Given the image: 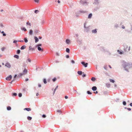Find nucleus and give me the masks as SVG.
Here are the masks:
<instances>
[{
  "label": "nucleus",
  "instance_id": "nucleus-1",
  "mask_svg": "<svg viewBox=\"0 0 132 132\" xmlns=\"http://www.w3.org/2000/svg\"><path fill=\"white\" fill-rule=\"evenodd\" d=\"M123 66L125 70L127 71L128 69L132 67V64L131 63H124L123 64Z\"/></svg>",
  "mask_w": 132,
  "mask_h": 132
},
{
  "label": "nucleus",
  "instance_id": "nucleus-2",
  "mask_svg": "<svg viewBox=\"0 0 132 132\" xmlns=\"http://www.w3.org/2000/svg\"><path fill=\"white\" fill-rule=\"evenodd\" d=\"M82 13V10H81L78 11H76L75 15L77 17L79 16Z\"/></svg>",
  "mask_w": 132,
  "mask_h": 132
},
{
  "label": "nucleus",
  "instance_id": "nucleus-3",
  "mask_svg": "<svg viewBox=\"0 0 132 132\" xmlns=\"http://www.w3.org/2000/svg\"><path fill=\"white\" fill-rule=\"evenodd\" d=\"M42 45L41 44H39L36 46V47H37L38 50L39 51L43 52V49L40 47L42 46Z\"/></svg>",
  "mask_w": 132,
  "mask_h": 132
},
{
  "label": "nucleus",
  "instance_id": "nucleus-4",
  "mask_svg": "<svg viewBox=\"0 0 132 132\" xmlns=\"http://www.w3.org/2000/svg\"><path fill=\"white\" fill-rule=\"evenodd\" d=\"M5 66L9 68H10L11 67V65L8 62H7L5 64Z\"/></svg>",
  "mask_w": 132,
  "mask_h": 132
},
{
  "label": "nucleus",
  "instance_id": "nucleus-5",
  "mask_svg": "<svg viewBox=\"0 0 132 132\" xmlns=\"http://www.w3.org/2000/svg\"><path fill=\"white\" fill-rule=\"evenodd\" d=\"M12 78V76L11 75H10L6 78V79L8 80H10Z\"/></svg>",
  "mask_w": 132,
  "mask_h": 132
},
{
  "label": "nucleus",
  "instance_id": "nucleus-6",
  "mask_svg": "<svg viewBox=\"0 0 132 132\" xmlns=\"http://www.w3.org/2000/svg\"><path fill=\"white\" fill-rule=\"evenodd\" d=\"M76 41L78 43L79 45L81 44L82 43V40H80L78 38L77 39Z\"/></svg>",
  "mask_w": 132,
  "mask_h": 132
},
{
  "label": "nucleus",
  "instance_id": "nucleus-7",
  "mask_svg": "<svg viewBox=\"0 0 132 132\" xmlns=\"http://www.w3.org/2000/svg\"><path fill=\"white\" fill-rule=\"evenodd\" d=\"M27 72V70L26 69H25L23 71L22 73L24 75Z\"/></svg>",
  "mask_w": 132,
  "mask_h": 132
},
{
  "label": "nucleus",
  "instance_id": "nucleus-8",
  "mask_svg": "<svg viewBox=\"0 0 132 132\" xmlns=\"http://www.w3.org/2000/svg\"><path fill=\"white\" fill-rule=\"evenodd\" d=\"M29 50H31V51H33L35 50V48H32V46H29Z\"/></svg>",
  "mask_w": 132,
  "mask_h": 132
},
{
  "label": "nucleus",
  "instance_id": "nucleus-9",
  "mask_svg": "<svg viewBox=\"0 0 132 132\" xmlns=\"http://www.w3.org/2000/svg\"><path fill=\"white\" fill-rule=\"evenodd\" d=\"M65 42L67 44H69L70 43V40L69 39H67L66 40Z\"/></svg>",
  "mask_w": 132,
  "mask_h": 132
},
{
  "label": "nucleus",
  "instance_id": "nucleus-10",
  "mask_svg": "<svg viewBox=\"0 0 132 132\" xmlns=\"http://www.w3.org/2000/svg\"><path fill=\"white\" fill-rule=\"evenodd\" d=\"M34 38L35 40V42L36 43L38 41L39 39L37 37L35 36L34 37Z\"/></svg>",
  "mask_w": 132,
  "mask_h": 132
},
{
  "label": "nucleus",
  "instance_id": "nucleus-11",
  "mask_svg": "<svg viewBox=\"0 0 132 132\" xmlns=\"http://www.w3.org/2000/svg\"><path fill=\"white\" fill-rule=\"evenodd\" d=\"M26 25L27 26H28L29 28H30L31 26V24L29 22H27L26 23Z\"/></svg>",
  "mask_w": 132,
  "mask_h": 132
},
{
  "label": "nucleus",
  "instance_id": "nucleus-12",
  "mask_svg": "<svg viewBox=\"0 0 132 132\" xmlns=\"http://www.w3.org/2000/svg\"><path fill=\"white\" fill-rule=\"evenodd\" d=\"M24 110H26L27 111H29L31 110V109L30 108H25L24 109Z\"/></svg>",
  "mask_w": 132,
  "mask_h": 132
},
{
  "label": "nucleus",
  "instance_id": "nucleus-13",
  "mask_svg": "<svg viewBox=\"0 0 132 132\" xmlns=\"http://www.w3.org/2000/svg\"><path fill=\"white\" fill-rule=\"evenodd\" d=\"M26 45H23L21 47L20 49L21 50H23L25 49L26 48Z\"/></svg>",
  "mask_w": 132,
  "mask_h": 132
},
{
  "label": "nucleus",
  "instance_id": "nucleus-14",
  "mask_svg": "<svg viewBox=\"0 0 132 132\" xmlns=\"http://www.w3.org/2000/svg\"><path fill=\"white\" fill-rule=\"evenodd\" d=\"M88 63H85V62H83V65H84L85 67H87Z\"/></svg>",
  "mask_w": 132,
  "mask_h": 132
},
{
  "label": "nucleus",
  "instance_id": "nucleus-15",
  "mask_svg": "<svg viewBox=\"0 0 132 132\" xmlns=\"http://www.w3.org/2000/svg\"><path fill=\"white\" fill-rule=\"evenodd\" d=\"M97 89V87L96 86H93L92 87V90L93 91H95Z\"/></svg>",
  "mask_w": 132,
  "mask_h": 132
},
{
  "label": "nucleus",
  "instance_id": "nucleus-16",
  "mask_svg": "<svg viewBox=\"0 0 132 132\" xmlns=\"http://www.w3.org/2000/svg\"><path fill=\"white\" fill-rule=\"evenodd\" d=\"M77 73L78 74H79V75H82V72L81 71H78L77 72Z\"/></svg>",
  "mask_w": 132,
  "mask_h": 132
},
{
  "label": "nucleus",
  "instance_id": "nucleus-17",
  "mask_svg": "<svg viewBox=\"0 0 132 132\" xmlns=\"http://www.w3.org/2000/svg\"><path fill=\"white\" fill-rule=\"evenodd\" d=\"M33 31L32 30H30L29 32V34L30 35H32L33 34Z\"/></svg>",
  "mask_w": 132,
  "mask_h": 132
},
{
  "label": "nucleus",
  "instance_id": "nucleus-18",
  "mask_svg": "<svg viewBox=\"0 0 132 132\" xmlns=\"http://www.w3.org/2000/svg\"><path fill=\"white\" fill-rule=\"evenodd\" d=\"M14 57L17 59H18L19 57V56L17 55H15Z\"/></svg>",
  "mask_w": 132,
  "mask_h": 132
},
{
  "label": "nucleus",
  "instance_id": "nucleus-19",
  "mask_svg": "<svg viewBox=\"0 0 132 132\" xmlns=\"http://www.w3.org/2000/svg\"><path fill=\"white\" fill-rule=\"evenodd\" d=\"M17 95V94L16 93H13L12 94V96H15Z\"/></svg>",
  "mask_w": 132,
  "mask_h": 132
},
{
  "label": "nucleus",
  "instance_id": "nucleus-20",
  "mask_svg": "<svg viewBox=\"0 0 132 132\" xmlns=\"http://www.w3.org/2000/svg\"><path fill=\"white\" fill-rule=\"evenodd\" d=\"M1 33L3 34V35L4 36H6V35L3 31L1 32Z\"/></svg>",
  "mask_w": 132,
  "mask_h": 132
},
{
  "label": "nucleus",
  "instance_id": "nucleus-21",
  "mask_svg": "<svg viewBox=\"0 0 132 132\" xmlns=\"http://www.w3.org/2000/svg\"><path fill=\"white\" fill-rule=\"evenodd\" d=\"M92 32L93 33H96L97 31L96 29H95L93 30L92 31Z\"/></svg>",
  "mask_w": 132,
  "mask_h": 132
},
{
  "label": "nucleus",
  "instance_id": "nucleus-22",
  "mask_svg": "<svg viewBox=\"0 0 132 132\" xmlns=\"http://www.w3.org/2000/svg\"><path fill=\"white\" fill-rule=\"evenodd\" d=\"M7 109L8 110H11V108L10 106H8L7 107Z\"/></svg>",
  "mask_w": 132,
  "mask_h": 132
},
{
  "label": "nucleus",
  "instance_id": "nucleus-23",
  "mask_svg": "<svg viewBox=\"0 0 132 132\" xmlns=\"http://www.w3.org/2000/svg\"><path fill=\"white\" fill-rule=\"evenodd\" d=\"M24 75L22 73H20L18 76V77H20L22 76L23 75Z\"/></svg>",
  "mask_w": 132,
  "mask_h": 132
},
{
  "label": "nucleus",
  "instance_id": "nucleus-24",
  "mask_svg": "<svg viewBox=\"0 0 132 132\" xmlns=\"http://www.w3.org/2000/svg\"><path fill=\"white\" fill-rule=\"evenodd\" d=\"M70 49L69 48H66V51L67 52L69 53L70 52Z\"/></svg>",
  "mask_w": 132,
  "mask_h": 132
},
{
  "label": "nucleus",
  "instance_id": "nucleus-25",
  "mask_svg": "<svg viewBox=\"0 0 132 132\" xmlns=\"http://www.w3.org/2000/svg\"><path fill=\"white\" fill-rule=\"evenodd\" d=\"M20 52V51L19 50H17L16 53L17 54H19Z\"/></svg>",
  "mask_w": 132,
  "mask_h": 132
},
{
  "label": "nucleus",
  "instance_id": "nucleus-26",
  "mask_svg": "<svg viewBox=\"0 0 132 132\" xmlns=\"http://www.w3.org/2000/svg\"><path fill=\"white\" fill-rule=\"evenodd\" d=\"M92 16V13L90 14L88 16V18H90Z\"/></svg>",
  "mask_w": 132,
  "mask_h": 132
},
{
  "label": "nucleus",
  "instance_id": "nucleus-27",
  "mask_svg": "<svg viewBox=\"0 0 132 132\" xmlns=\"http://www.w3.org/2000/svg\"><path fill=\"white\" fill-rule=\"evenodd\" d=\"M24 41L25 43H27L28 42V40L26 38H24Z\"/></svg>",
  "mask_w": 132,
  "mask_h": 132
},
{
  "label": "nucleus",
  "instance_id": "nucleus-28",
  "mask_svg": "<svg viewBox=\"0 0 132 132\" xmlns=\"http://www.w3.org/2000/svg\"><path fill=\"white\" fill-rule=\"evenodd\" d=\"M27 61L29 62L30 63L31 61V60L29 58H28L27 59V60L26 61V62H27Z\"/></svg>",
  "mask_w": 132,
  "mask_h": 132
},
{
  "label": "nucleus",
  "instance_id": "nucleus-29",
  "mask_svg": "<svg viewBox=\"0 0 132 132\" xmlns=\"http://www.w3.org/2000/svg\"><path fill=\"white\" fill-rule=\"evenodd\" d=\"M32 118L31 117L28 116L27 117V119L29 120H31L32 119Z\"/></svg>",
  "mask_w": 132,
  "mask_h": 132
},
{
  "label": "nucleus",
  "instance_id": "nucleus-30",
  "mask_svg": "<svg viewBox=\"0 0 132 132\" xmlns=\"http://www.w3.org/2000/svg\"><path fill=\"white\" fill-rule=\"evenodd\" d=\"M21 29L22 30H23L24 31H27L25 27H23L21 28Z\"/></svg>",
  "mask_w": 132,
  "mask_h": 132
},
{
  "label": "nucleus",
  "instance_id": "nucleus-31",
  "mask_svg": "<svg viewBox=\"0 0 132 132\" xmlns=\"http://www.w3.org/2000/svg\"><path fill=\"white\" fill-rule=\"evenodd\" d=\"M43 81L45 84H46L47 83L46 80L45 79H43Z\"/></svg>",
  "mask_w": 132,
  "mask_h": 132
},
{
  "label": "nucleus",
  "instance_id": "nucleus-32",
  "mask_svg": "<svg viewBox=\"0 0 132 132\" xmlns=\"http://www.w3.org/2000/svg\"><path fill=\"white\" fill-rule=\"evenodd\" d=\"M96 80V79L94 77H92L91 78V80L93 81H95Z\"/></svg>",
  "mask_w": 132,
  "mask_h": 132
},
{
  "label": "nucleus",
  "instance_id": "nucleus-33",
  "mask_svg": "<svg viewBox=\"0 0 132 132\" xmlns=\"http://www.w3.org/2000/svg\"><path fill=\"white\" fill-rule=\"evenodd\" d=\"M39 12V11L38 10H36L34 11V12L36 13H37Z\"/></svg>",
  "mask_w": 132,
  "mask_h": 132
},
{
  "label": "nucleus",
  "instance_id": "nucleus-34",
  "mask_svg": "<svg viewBox=\"0 0 132 132\" xmlns=\"http://www.w3.org/2000/svg\"><path fill=\"white\" fill-rule=\"evenodd\" d=\"M18 96L19 97H21L22 96V94L21 93H19L18 94Z\"/></svg>",
  "mask_w": 132,
  "mask_h": 132
},
{
  "label": "nucleus",
  "instance_id": "nucleus-35",
  "mask_svg": "<svg viewBox=\"0 0 132 132\" xmlns=\"http://www.w3.org/2000/svg\"><path fill=\"white\" fill-rule=\"evenodd\" d=\"M106 86L108 87H109L110 86V84L109 83H108L106 84Z\"/></svg>",
  "mask_w": 132,
  "mask_h": 132
},
{
  "label": "nucleus",
  "instance_id": "nucleus-36",
  "mask_svg": "<svg viewBox=\"0 0 132 132\" xmlns=\"http://www.w3.org/2000/svg\"><path fill=\"white\" fill-rule=\"evenodd\" d=\"M56 80V78H54L52 79V80L53 82H55Z\"/></svg>",
  "mask_w": 132,
  "mask_h": 132
},
{
  "label": "nucleus",
  "instance_id": "nucleus-37",
  "mask_svg": "<svg viewBox=\"0 0 132 132\" xmlns=\"http://www.w3.org/2000/svg\"><path fill=\"white\" fill-rule=\"evenodd\" d=\"M19 41L18 40H14L13 41V43H15V44H17L16 43L18 42Z\"/></svg>",
  "mask_w": 132,
  "mask_h": 132
},
{
  "label": "nucleus",
  "instance_id": "nucleus-38",
  "mask_svg": "<svg viewBox=\"0 0 132 132\" xmlns=\"http://www.w3.org/2000/svg\"><path fill=\"white\" fill-rule=\"evenodd\" d=\"M110 82L113 83H114V81L112 79H110Z\"/></svg>",
  "mask_w": 132,
  "mask_h": 132
},
{
  "label": "nucleus",
  "instance_id": "nucleus-39",
  "mask_svg": "<svg viewBox=\"0 0 132 132\" xmlns=\"http://www.w3.org/2000/svg\"><path fill=\"white\" fill-rule=\"evenodd\" d=\"M0 26L3 28L4 27L2 23H0Z\"/></svg>",
  "mask_w": 132,
  "mask_h": 132
},
{
  "label": "nucleus",
  "instance_id": "nucleus-40",
  "mask_svg": "<svg viewBox=\"0 0 132 132\" xmlns=\"http://www.w3.org/2000/svg\"><path fill=\"white\" fill-rule=\"evenodd\" d=\"M57 112L60 113V114H61V111L60 110H57Z\"/></svg>",
  "mask_w": 132,
  "mask_h": 132
},
{
  "label": "nucleus",
  "instance_id": "nucleus-41",
  "mask_svg": "<svg viewBox=\"0 0 132 132\" xmlns=\"http://www.w3.org/2000/svg\"><path fill=\"white\" fill-rule=\"evenodd\" d=\"M6 49V48L5 47H3L2 48H1V50L2 51H4V50Z\"/></svg>",
  "mask_w": 132,
  "mask_h": 132
},
{
  "label": "nucleus",
  "instance_id": "nucleus-42",
  "mask_svg": "<svg viewBox=\"0 0 132 132\" xmlns=\"http://www.w3.org/2000/svg\"><path fill=\"white\" fill-rule=\"evenodd\" d=\"M80 4L82 5V0H80Z\"/></svg>",
  "mask_w": 132,
  "mask_h": 132
},
{
  "label": "nucleus",
  "instance_id": "nucleus-43",
  "mask_svg": "<svg viewBox=\"0 0 132 132\" xmlns=\"http://www.w3.org/2000/svg\"><path fill=\"white\" fill-rule=\"evenodd\" d=\"M73 92H74V93H77L78 94H80H80H79V93H78V92L77 91H76V90H73Z\"/></svg>",
  "mask_w": 132,
  "mask_h": 132
},
{
  "label": "nucleus",
  "instance_id": "nucleus-44",
  "mask_svg": "<svg viewBox=\"0 0 132 132\" xmlns=\"http://www.w3.org/2000/svg\"><path fill=\"white\" fill-rule=\"evenodd\" d=\"M45 22L44 20H42L41 23L42 24H43Z\"/></svg>",
  "mask_w": 132,
  "mask_h": 132
},
{
  "label": "nucleus",
  "instance_id": "nucleus-45",
  "mask_svg": "<svg viewBox=\"0 0 132 132\" xmlns=\"http://www.w3.org/2000/svg\"><path fill=\"white\" fill-rule=\"evenodd\" d=\"M87 93L88 94H92V93L89 91H87Z\"/></svg>",
  "mask_w": 132,
  "mask_h": 132
},
{
  "label": "nucleus",
  "instance_id": "nucleus-46",
  "mask_svg": "<svg viewBox=\"0 0 132 132\" xmlns=\"http://www.w3.org/2000/svg\"><path fill=\"white\" fill-rule=\"evenodd\" d=\"M42 117L43 118H45L46 117V116L45 114H43L42 115Z\"/></svg>",
  "mask_w": 132,
  "mask_h": 132
},
{
  "label": "nucleus",
  "instance_id": "nucleus-47",
  "mask_svg": "<svg viewBox=\"0 0 132 132\" xmlns=\"http://www.w3.org/2000/svg\"><path fill=\"white\" fill-rule=\"evenodd\" d=\"M118 52L119 53V54H122V53L121 52H120V51L119 50H118Z\"/></svg>",
  "mask_w": 132,
  "mask_h": 132
},
{
  "label": "nucleus",
  "instance_id": "nucleus-48",
  "mask_svg": "<svg viewBox=\"0 0 132 132\" xmlns=\"http://www.w3.org/2000/svg\"><path fill=\"white\" fill-rule=\"evenodd\" d=\"M123 105H126V103L125 101H123Z\"/></svg>",
  "mask_w": 132,
  "mask_h": 132
},
{
  "label": "nucleus",
  "instance_id": "nucleus-49",
  "mask_svg": "<svg viewBox=\"0 0 132 132\" xmlns=\"http://www.w3.org/2000/svg\"><path fill=\"white\" fill-rule=\"evenodd\" d=\"M35 32L36 34H37L38 33V31L37 30H36L35 31Z\"/></svg>",
  "mask_w": 132,
  "mask_h": 132
},
{
  "label": "nucleus",
  "instance_id": "nucleus-50",
  "mask_svg": "<svg viewBox=\"0 0 132 132\" xmlns=\"http://www.w3.org/2000/svg\"><path fill=\"white\" fill-rule=\"evenodd\" d=\"M71 62L73 64H74L75 63V61L72 60H71Z\"/></svg>",
  "mask_w": 132,
  "mask_h": 132
},
{
  "label": "nucleus",
  "instance_id": "nucleus-51",
  "mask_svg": "<svg viewBox=\"0 0 132 132\" xmlns=\"http://www.w3.org/2000/svg\"><path fill=\"white\" fill-rule=\"evenodd\" d=\"M17 75H14V79L13 80H15V78H16V77H17Z\"/></svg>",
  "mask_w": 132,
  "mask_h": 132
},
{
  "label": "nucleus",
  "instance_id": "nucleus-52",
  "mask_svg": "<svg viewBox=\"0 0 132 132\" xmlns=\"http://www.w3.org/2000/svg\"><path fill=\"white\" fill-rule=\"evenodd\" d=\"M58 87V86H57L55 88V89H54V90H55V91H56V89H57V88Z\"/></svg>",
  "mask_w": 132,
  "mask_h": 132
},
{
  "label": "nucleus",
  "instance_id": "nucleus-53",
  "mask_svg": "<svg viewBox=\"0 0 132 132\" xmlns=\"http://www.w3.org/2000/svg\"><path fill=\"white\" fill-rule=\"evenodd\" d=\"M39 0H34V1L36 3H38L39 2Z\"/></svg>",
  "mask_w": 132,
  "mask_h": 132
},
{
  "label": "nucleus",
  "instance_id": "nucleus-54",
  "mask_svg": "<svg viewBox=\"0 0 132 132\" xmlns=\"http://www.w3.org/2000/svg\"><path fill=\"white\" fill-rule=\"evenodd\" d=\"M66 57L67 58H69V55H67L66 56Z\"/></svg>",
  "mask_w": 132,
  "mask_h": 132
},
{
  "label": "nucleus",
  "instance_id": "nucleus-55",
  "mask_svg": "<svg viewBox=\"0 0 132 132\" xmlns=\"http://www.w3.org/2000/svg\"><path fill=\"white\" fill-rule=\"evenodd\" d=\"M29 80V79L28 78H26L25 79V81H27Z\"/></svg>",
  "mask_w": 132,
  "mask_h": 132
},
{
  "label": "nucleus",
  "instance_id": "nucleus-56",
  "mask_svg": "<svg viewBox=\"0 0 132 132\" xmlns=\"http://www.w3.org/2000/svg\"><path fill=\"white\" fill-rule=\"evenodd\" d=\"M76 36L77 37H78V34H75Z\"/></svg>",
  "mask_w": 132,
  "mask_h": 132
},
{
  "label": "nucleus",
  "instance_id": "nucleus-57",
  "mask_svg": "<svg viewBox=\"0 0 132 132\" xmlns=\"http://www.w3.org/2000/svg\"><path fill=\"white\" fill-rule=\"evenodd\" d=\"M65 99H67L68 98V97L67 96H65Z\"/></svg>",
  "mask_w": 132,
  "mask_h": 132
},
{
  "label": "nucleus",
  "instance_id": "nucleus-58",
  "mask_svg": "<svg viewBox=\"0 0 132 132\" xmlns=\"http://www.w3.org/2000/svg\"><path fill=\"white\" fill-rule=\"evenodd\" d=\"M14 80H12L10 82V83L11 84H12V82L14 81Z\"/></svg>",
  "mask_w": 132,
  "mask_h": 132
},
{
  "label": "nucleus",
  "instance_id": "nucleus-59",
  "mask_svg": "<svg viewBox=\"0 0 132 132\" xmlns=\"http://www.w3.org/2000/svg\"><path fill=\"white\" fill-rule=\"evenodd\" d=\"M127 109L129 111H130L131 110V109L130 108H127Z\"/></svg>",
  "mask_w": 132,
  "mask_h": 132
},
{
  "label": "nucleus",
  "instance_id": "nucleus-60",
  "mask_svg": "<svg viewBox=\"0 0 132 132\" xmlns=\"http://www.w3.org/2000/svg\"><path fill=\"white\" fill-rule=\"evenodd\" d=\"M18 42H23V40H18Z\"/></svg>",
  "mask_w": 132,
  "mask_h": 132
},
{
  "label": "nucleus",
  "instance_id": "nucleus-61",
  "mask_svg": "<svg viewBox=\"0 0 132 132\" xmlns=\"http://www.w3.org/2000/svg\"><path fill=\"white\" fill-rule=\"evenodd\" d=\"M56 54L57 56H59V53H57V52L56 53Z\"/></svg>",
  "mask_w": 132,
  "mask_h": 132
},
{
  "label": "nucleus",
  "instance_id": "nucleus-62",
  "mask_svg": "<svg viewBox=\"0 0 132 132\" xmlns=\"http://www.w3.org/2000/svg\"><path fill=\"white\" fill-rule=\"evenodd\" d=\"M38 87H40L41 86V85L40 84H39L38 85Z\"/></svg>",
  "mask_w": 132,
  "mask_h": 132
},
{
  "label": "nucleus",
  "instance_id": "nucleus-63",
  "mask_svg": "<svg viewBox=\"0 0 132 132\" xmlns=\"http://www.w3.org/2000/svg\"><path fill=\"white\" fill-rule=\"evenodd\" d=\"M122 28L123 29H124L125 28V27L124 26H122Z\"/></svg>",
  "mask_w": 132,
  "mask_h": 132
},
{
  "label": "nucleus",
  "instance_id": "nucleus-64",
  "mask_svg": "<svg viewBox=\"0 0 132 132\" xmlns=\"http://www.w3.org/2000/svg\"><path fill=\"white\" fill-rule=\"evenodd\" d=\"M130 105L131 106H132V103H130Z\"/></svg>",
  "mask_w": 132,
  "mask_h": 132
}]
</instances>
